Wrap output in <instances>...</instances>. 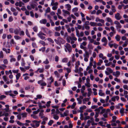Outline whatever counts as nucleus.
Wrapping results in <instances>:
<instances>
[{
    "instance_id": "51",
    "label": "nucleus",
    "mask_w": 128,
    "mask_h": 128,
    "mask_svg": "<svg viewBox=\"0 0 128 128\" xmlns=\"http://www.w3.org/2000/svg\"><path fill=\"white\" fill-rule=\"evenodd\" d=\"M4 56V54L3 52L1 51L0 52V58H3Z\"/></svg>"
},
{
    "instance_id": "21",
    "label": "nucleus",
    "mask_w": 128,
    "mask_h": 128,
    "mask_svg": "<svg viewBox=\"0 0 128 128\" xmlns=\"http://www.w3.org/2000/svg\"><path fill=\"white\" fill-rule=\"evenodd\" d=\"M39 42L44 46H45L46 45V43L43 40H40Z\"/></svg>"
},
{
    "instance_id": "42",
    "label": "nucleus",
    "mask_w": 128,
    "mask_h": 128,
    "mask_svg": "<svg viewBox=\"0 0 128 128\" xmlns=\"http://www.w3.org/2000/svg\"><path fill=\"white\" fill-rule=\"evenodd\" d=\"M34 31L36 32H37L38 31V28H37L36 26H35L34 27H33L32 28Z\"/></svg>"
},
{
    "instance_id": "6",
    "label": "nucleus",
    "mask_w": 128,
    "mask_h": 128,
    "mask_svg": "<svg viewBox=\"0 0 128 128\" xmlns=\"http://www.w3.org/2000/svg\"><path fill=\"white\" fill-rule=\"evenodd\" d=\"M47 22V20L46 19H42L40 21V23L42 24H45Z\"/></svg>"
},
{
    "instance_id": "24",
    "label": "nucleus",
    "mask_w": 128,
    "mask_h": 128,
    "mask_svg": "<svg viewBox=\"0 0 128 128\" xmlns=\"http://www.w3.org/2000/svg\"><path fill=\"white\" fill-rule=\"evenodd\" d=\"M103 62V61L102 60H99V61L97 63V65L98 66H100L101 65V64Z\"/></svg>"
},
{
    "instance_id": "45",
    "label": "nucleus",
    "mask_w": 128,
    "mask_h": 128,
    "mask_svg": "<svg viewBox=\"0 0 128 128\" xmlns=\"http://www.w3.org/2000/svg\"><path fill=\"white\" fill-rule=\"evenodd\" d=\"M76 36L78 37H80L79 31L77 29L76 30Z\"/></svg>"
},
{
    "instance_id": "28",
    "label": "nucleus",
    "mask_w": 128,
    "mask_h": 128,
    "mask_svg": "<svg viewBox=\"0 0 128 128\" xmlns=\"http://www.w3.org/2000/svg\"><path fill=\"white\" fill-rule=\"evenodd\" d=\"M26 33L27 36L29 38H30V36L28 33V29H26Z\"/></svg>"
},
{
    "instance_id": "55",
    "label": "nucleus",
    "mask_w": 128,
    "mask_h": 128,
    "mask_svg": "<svg viewBox=\"0 0 128 128\" xmlns=\"http://www.w3.org/2000/svg\"><path fill=\"white\" fill-rule=\"evenodd\" d=\"M108 114L107 112H105L104 114H103V116L104 118H107L108 117Z\"/></svg>"
},
{
    "instance_id": "16",
    "label": "nucleus",
    "mask_w": 128,
    "mask_h": 128,
    "mask_svg": "<svg viewBox=\"0 0 128 128\" xmlns=\"http://www.w3.org/2000/svg\"><path fill=\"white\" fill-rule=\"evenodd\" d=\"M115 38L117 41H119L120 40V37L119 35L117 34L115 36Z\"/></svg>"
},
{
    "instance_id": "62",
    "label": "nucleus",
    "mask_w": 128,
    "mask_h": 128,
    "mask_svg": "<svg viewBox=\"0 0 128 128\" xmlns=\"http://www.w3.org/2000/svg\"><path fill=\"white\" fill-rule=\"evenodd\" d=\"M58 8V6H54L52 7V9L54 10H56Z\"/></svg>"
},
{
    "instance_id": "20",
    "label": "nucleus",
    "mask_w": 128,
    "mask_h": 128,
    "mask_svg": "<svg viewBox=\"0 0 128 128\" xmlns=\"http://www.w3.org/2000/svg\"><path fill=\"white\" fill-rule=\"evenodd\" d=\"M69 111L68 110H66V112H64V116H62L64 117V116H66L68 115V113Z\"/></svg>"
},
{
    "instance_id": "3",
    "label": "nucleus",
    "mask_w": 128,
    "mask_h": 128,
    "mask_svg": "<svg viewBox=\"0 0 128 128\" xmlns=\"http://www.w3.org/2000/svg\"><path fill=\"white\" fill-rule=\"evenodd\" d=\"M115 18L117 20H120L122 18V17L119 13H117L115 15Z\"/></svg>"
},
{
    "instance_id": "61",
    "label": "nucleus",
    "mask_w": 128,
    "mask_h": 128,
    "mask_svg": "<svg viewBox=\"0 0 128 128\" xmlns=\"http://www.w3.org/2000/svg\"><path fill=\"white\" fill-rule=\"evenodd\" d=\"M124 108H122L120 110V113L122 114H123L124 113Z\"/></svg>"
},
{
    "instance_id": "58",
    "label": "nucleus",
    "mask_w": 128,
    "mask_h": 128,
    "mask_svg": "<svg viewBox=\"0 0 128 128\" xmlns=\"http://www.w3.org/2000/svg\"><path fill=\"white\" fill-rule=\"evenodd\" d=\"M123 87L124 89L128 90V86L127 85H124L123 86Z\"/></svg>"
},
{
    "instance_id": "41",
    "label": "nucleus",
    "mask_w": 128,
    "mask_h": 128,
    "mask_svg": "<svg viewBox=\"0 0 128 128\" xmlns=\"http://www.w3.org/2000/svg\"><path fill=\"white\" fill-rule=\"evenodd\" d=\"M17 124L20 126H24V123H22V122H20L19 121H17Z\"/></svg>"
},
{
    "instance_id": "49",
    "label": "nucleus",
    "mask_w": 128,
    "mask_h": 128,
    "mask_svg": "<svg viewBox=\"0 0 128 128\" xmlns=\"http://www.w3.org/2000/svg\"><path fill=\"white\" fill-rule=\"evenodd\" d=\"M77 100L78 102V103L79 104H81L82 102V100L79 98H78L77 99Z\"/></svg>"
},
{
    "instance_id": "12",
    "label": "nucleus",
    "mask_w": 128,
    "mask_h": 128,
    "mask_svg": "<svg viewBox=\"0 0 128 128\" xmlns=\"http://www.w3.org/2000/svg\"><path fill=\"white\" fill-rule=\"evenodd\" d=\"M111 10L113 12H115L116 11V10L115 8V6L114 5L112 6Z\"/></svg>"
},
{
    "instance_id": "60",
    "label": "nucleus",
    "mask_w": 128,
    "mask_h": 128,
    "mask_svg": "<svg viewBox=\"0 0 128 128\" xmlns=\"http://www.w3.org/2000/svg\"><path fill=\"white\" fill-rule=\"evenodd\" d=\"M85 85L88 88H89L90 86V83H85Z\"/></svg>"
},
{
    "instance_id": "46",
    "label": "nucleus",
    "mask_w": 128,
    "mask_h": 128,
    "mask_svg": "<svg viewBox=\"0 0 128 128\" xmlns=\"http://www.w3.org/2000/svg\"><path fill=\"white\" fill-rule=\"evenodd\" d=\"M54 74L58 78L59 76V74L57 71H56L54 72Z\"/></svg>"
},
{
    "instance_id": "38",
    "label": "nucleus",
    "mask_w": 128,
    "mask_h": 128,
    "mask_svg": "<svg viewBox=\"0 0 128 128\" xmlns=\"http://www.w3.org/2000/svg\"><path fill=\"white\" fill-rule=\"evenodd\" d=\"M46 49V47H44L42 48H41L39 50L40 51H42V52H44L45 51Z\"/></svg>"
},
{
    "instance_id": "13",
    "label": "nucleus",
    "mask_w": 128,
    "mask_h": 128,
    "mask_svg": "<svg viewBox=\"0 0 128 128\" xmlns=\"http://www.w3.org/2000/svg\"><path fill=\"white\" fill-rule=\"evenodd\" d=\"M90 24L92 26H97V23L94 22H90Z\"/></svg>"
},
{
    "instance_id": "25",
    "label": "nucleus",
    "mask_w": 128,
    "mask_h": 128,
    "mask_svg": "<svg viewBox=\"0 0 128 128\" xmlns=\"http://www.w3.org/2000/svg\"><path fill=\"white\" fill-rule=\"evenodd\" d=\"M107 70L110 73H111L112 72L113 70H112L110 68H106Z\"/></svg>"
},
{
    "instance_id": "35",
    "label": "nucleus",
    "mask_w": 128,
    "mask_h": 128,
    "mask_svg": "<svg viewBox=\"0 0 128 128\" xmlns=\"http://www.w3.org/2000/svg\"><path fill=\"white\" fill-rule=\"evenodd\" d=\"M54 122L52 120H50L48 123V125L51 126L52 124L54 123Z\"/></svg>"
},
{
    "instance_id": "34",
    "label": "nucleus",
    "mask_w": 128,
    "mask_h": 128,
    "mask_svg": "<svg viewBox=\"0 0 128 128\" xmlns=\"http://www.w3.org/2000/svg\"><path fill=\"white\" fill-rule=\"evenodd\" d=\"M78 10V8H75L72 9V11L73 12H77Z\"/></svg>"
},
{
    "instance_id": "14",
    "label": "nucleus",
    "mask_w": 128,
    "mask_h": 128,
    "mask_svg": "<svg viewBox=\"0 0 128 128\" xmlns=\"http://www.w3.org/2000/svg\"><path fill=\"white\" fill-rule=\"evenodd\" d=\"M84 57L89 58V54L88 52L87 51H85V53L84 55Z\"/></svg>"
},
{
    "instance_id": "59",
    "label": "nucleus",
    "mask_w": 128,
    "mask_h": 128,
    "mask_svg": "<svg viewBox=\"0 0 128 128\" xmlns=\"http://www.w3.org/2000/svg\"><path fill=\"white\" fill-rule=\"evenodd\" d=\"M70 40H74L76 41L77 40V38L76 37L72 38V37H70L69 38Z\"/></svg>"
},
{
    "instance_id": "40",
    "label": "nucleus",
    "mask_w": 128,
    "mask_h": 128,
    "mask_svg": "<svg viewBox=\"0 0 128 128\" xmlns=\"http://www.w3.org/2000/svg\"><path fill=\"white\" fill-rule=\"evenodd\" d=\"M13 20L14 19L11 16L9 17L8 20L9 22H12Z\"/></svg>"
},
{
    "instance_id": "8",
    "label": "nucleus",
    "mask_w": 128,
    "mask_h": 128,
    "mask_svg": "<svg viewBox=\"0 0 128 128\" xmlns=\"http://www.w3.org/2000/svg\"><path fill=\"white\" fill-rule=\"evenodd\" d=\"M54 2V0H52L51 5L52 6H58V3L57 2Z\"/></svg>"
},
{
    "instance_id": "54",
    "label": "nucleus",
    "mask_w": 128,
    "mask_h": 128,
    "mask_svg": "<svg viewBox=\"0 0 128 128\" xmlns=\"http://www.w3.org/2000/svg\"><path fill=\"white\" fill-rule=\"evenodd\" d=\"M14 37L16 40H19L20 38V37L18 36H15Z\"/></svg>"
},
{
    "instance_id": "5",
    "label": "nucleus",
    "mask_w": 128,
    "mask_h": 128,
    "mask_svg": "<svg viewBox=\"0 0 128 128\" xmlns=\"http://www.w3.org/2000/svg\"><path fill=\"white\" fill-rule=\"evenodd\" d=\"M40 121H37L36 120H33L32 122L34 123H35V126L36 127H38L40 125L39 123L40 122Z\"/></svg>"
},
{
    "instance_id": "26",
    "label": "nucleus",
    "mask_w": 128,
    "mask_h": 128,
    "mask_svg": "<svg viewBox=\"0 0 128 128\" xmlns=\"http://www.w3.org/2000/svg\"><path fill=\"white\" fill-rule=\"evenodd\" d=\"M102 42H104L107 43V40L105 37H104L102 40Z\"/></svg>"
},
{
    "instance_id": "32",
    "label": "nucleus",
    "mask_w": 128,
    "mask_h": 128,
    "mask_svg": "<svg viewBox=\"0 0 128 128\" xmlns=\"http://www.w3.org/2000/svg\"><path fill=\"white\" fill-rule=\"evenodd\" d=\"M107 21L108 22L112 23V21L111 18L109 17H108L106 18Z\"/></svg>"
},
{
    "instance_id": "50",
    "label": "nucleus",
    "mask_w": 128,
    "mask_h": 128,
    "mask_svg": "<svg viewBox=\"0 0 128 128\" xmlns=\"http://www.w3.org/2000/svg\"><path fill=\"white\" fill-rule=\"evenodd\" d=\"M110 29L112 30L114 33H116V31L114 30V28L113 26H112L110 27Z\"/></svg>"
},
{
    "instance_id": "27",
    "label": "nucleus",
    "mask_w": 128,
    "mask_h": 128,
    "mask_svg": "<svg viewBox=\"0 0 128 128\" xmlns=\"http://www.w3.org/2000/svg\"><path fill=\"white\" fill-rule=\"evenodd\" d=\"M21 116H22L23 118L26 117L27 116V114L26 113H22L20 114Z\"/></svg>"
},
{
    "instance_id": "22",
    "label": "nucleus",
    "mask_w": 128,
    "mask_h": 128,
    "mask_svg": "<svg viewBox=\"0 0 128 128\" xmlns=\"http://www.w3.org/2000/svg\"><path fill=\"white\" fill-rule=\"evenodd\" d=\"M2 78L3 80L5 82H6L7 81L8 79V78L6 76H3Z\"/></svg>"
},
{
    "instance_id": "17",
    "label": "nucleus",
    "mask_w": 128,
    "mask_h": 128,
    "mask_svg": "<svg viewBox=\"0 0 128 128\" xmlns=\"http://www.w3.org/2000/svg\"><path fill=\"white\" fill-rule=\"evenodd\" d=\"M112 120L111 121V122H115L116 121V120L117 117L115 116H112Z\"/></svg>"
},
{
    "instance_id": "11",
    "label": "nucleus",
    "mask_w": 128,
    "mask_h": 128,
    "mask_svg": "<svg viewBox=\"0 0 128 128\" xmlns=\"http://www.w3.org/2000/svg\"><path fill=\"white\" fill-rule=\"evenodd\" d=\"M99 57L102 60H104L106 58V57L105 56H104L103 54L102 53H100L99 55Z\"/></svg>"
},
{
    "instance_id": "53",
    "label": "nucleus",
    "mask_w": 128,
    "mask_h": 128,
    "mask_svg": "<svg viewBox=\"0 0 128 128\" xmlns=\"http://www.w3.org/2000/svg\"><path fill=\"white\" fill-rule=\"evenodd\" d=\"M19 6L20 7H21L22 5H24V4L23 2L21 1H20L19 2Z\"/></svg>"
},
{
    "instance_id": "39",
    "label": "nucleus",
    "mask_w": 128,
    "mask_h": 128,
    "mask_svg": "<svg viewBox=\"0 0 128 128\" xmlns=\"http://www.w3.org/2000/svg\"><path fill=\"white\" fill-rule=\"evenodd\" d=\"M43 62L45 64H47L49 63V61L48 59L46 58L45 61Z\"/></svg>"
},
{
    "instance_id": "1",
    "label": "nucleus",
    "mask_w": 128,
    "mask_h": 128,
    "mask_svg": "<svg viewBox=\"0 0 128 128\" xmlns=\"http://www.w3.org/2000/svg\"><path fill=\"white\" fill-rule=\"evenodd\" d=\"M64 46L65 47L64 50L65 51L67 52L68 51L69 52H70L71 51L72 48L70 44L68 43H66Z\"/></svg>"
},
{
    "instance_id": "44",
    "label": "nucleus",
    "mask_w": 128,
    "mask_h": 128,
    "mask_svg": "<svg viewBox=\"0 0 128 128\" xmlns=\"http://www.w3.org/2000/svg\"><path fill=\"white\" fill-rule=\"evenodd\" d=\"M60 34L59 32H55L54 36H60Z\"/></svg>"
},
{
    "instance_id": "36",
    "label": "nucleus",
    "mask_w": 128,
    "mask_h": 128,
    "mask_svg": "<svg viewBox=\"0 0 128 128\" xmlns=\"http://www.w3.org/2000/svg\"><path fill=\"white\" fill-rule=\"evenodd\" d=\"M47 40L49 42H51L52 43H53L54 42L53 40L51 38H47Z\"/></svg>"
},
{
    "instance_id": "56",
    "label": "nucleus",
    "mask_w": 128,
    "mask_h": 128,
    "mask_svg": "<svg viewBox=\"0 0 128 128\" xmlns=\"http://www.w3.org/2000/svg\"><path fill=\"white\" fill-rule=\"evenodd\" d=\"M116 77H118L120 74V72L118 71H116Z\"/></svg>"
},
{
    "instance_id": "10",
    "label": "nucleus",
    "mask_w": 128,
    "mask_h": 128,
    "mask_svg": "<svg viewBox=\"0 0 128 128\" xmlns=\"http://www.w3.org/2000/svg\"><path fill=\"white\" fill-rule=\"evenodd\" d=\"M10 57L11 58V59L10 60V62L16 61V59L15 58H14L13 56H10Z\"/></svg>"
},
{
    "instance_id": "47",
    "label": "nucleus",
    "mask_w": 128,
    "mask_h": 128,
    "mask_svg": "<svg viewBox=\"0 0 128 128\" xmlns=\"http://www.w3.org/2000/svg\"><path fill=\"white\" fill-rule=\"evenodd\" d=\"M76 105V103L75 102H74L72 104L71 106V108L72 109L74 108Z\"/></svg>"
},
{
    "instance_id": "33",
    "label": "nucleus",
    "mask_w": 128,
    "mask_h": 128,
    "mask_svg": "<svg viewBox=\"0 0 128 128\" xmlns=\"http://www.w3.org/2000/svg\"><path fill=\"white\" fill-rule=\"evenodd\" d=\"M62 11L63 12L64 14H68V15H70V14L69 12L68 11L64 10H63Z\"/></svg>"
},
{
    "instance_id": "15",
    "label": "nucleus",
    "mask_w": 128,
    "mask_h": 128,
    "mask_svg": "<svg viewBox=\"0 0 128 128\" xmlns=\"http://www.w3.org/2000/svg\"><path fill=\"white\" fill-rule=\"evenodd\" d=\"M20 32V30L18 29H14V33L16 34H18Z\"/></svg>"
},
{
    "instance_id": "9",
    "label": "nucleus",
    "mask_w": 128,
    "mask_h": 128,
    "mask_svg": "<svg viewBox=\"0 0 128 128\" xmlns=\"http://www.w3.org/2000/svg\"><path fill=\"white\" fill-rule=\"evenodd\" d=\"M65 7L66 8H67V10H70V8H71V5L69 4H67L65 5Z\"/></svg>"
},
{
    "instance_id": "48",
    "label": "nucleus",
    "mask_w": 128,
    "mask_h": 128,
    "mask_svg": "<svg viewBox=\"0 0 128 128\" xmlns=\"http://www.w3.org/2000/svg\"><path fill=\"white\" fill-rule=\"evenodd\" d=\"M32 45L33 48H36L37 47L36 44L35 42H33L32 44Z\"/></svg>"
},
{
    "instance_id": "64",
    "label": "nucleus",
    "mask_w": 128,
    "mask_h": 128,
    "mask_svg": "<svg viewBox=\"0 0 128 128\" xmlns=\"http://www.w3.org/2000/svg\"><path fill=\"white\" fill-rule=\"evenodd\" d=\"M66 70L67 72H68V74L70 72H71V69H70V68H66Z\"/></svg>"
},
{
    "instance_id": "52",
    "label": "nucleus",
    "mask_w": 128,
    "mask_h": 128,
    "mask_svg": "<svg viewBox=\"0 0 128 128\" xmlns=\"http://www.w3.org/2000/svg\"><path fill=\"white\" fill-rule=\"evenodd\" d=\"M53 116H54V118L55 119V120H58V118H59V116H56V115H53Z\"/></svg>"
},
{
    "instance_id": "63",
    "label": "nucleus",
    "mask_w": 128,
    "mask_h": 128,
    "mask_svg": "<svg viewBox=\"0 0 128 128\" xmlns=\"http://www.w3.org/2000/svg\"><path fill=\"white\" fill-rule=\"evenodd\" d=\"M90 118V117L88 116H86L84 118V120H87L89 119Z\"/></svg>"
},
{
    "instance_id": "29",
    "label": "nucleus",
    "mask_w": 128,
    "mask_h": 128,
    "mask_svg": "<svg viewBox=\"0 0 128 128\" xmlns=\"http://www.w3.org/2000/svg\"><path fill=\"white\" fill-rule=\"evenodd\" d=\"M68 59L67 58H64L62 60V62H68Z\"/></svg>"
},
{
    "instance_id": "23",
    "label": "nucleus",
    "mask_w": 128,
    "mask_h": 128,
    "mask_svg": "<svg viewBox=\"0 0 128 128\" xmlns=\"http://www.w3.org/2000/svg\"><path fill=\"white\" fill-rule=\"evenodd\" d=\"M78 65H76L75 66V70H74V72H75L76 73H78Z\"/></svg>"
},
{
    "instance_id": "2",
    "label": "nucleus",
    "mask_w": 128,
    "mask_h": 128,
    "mask_svg": "<svg viewBox=\"0 0 128 128\" xmlns=\"http://www.w3.org/2000/svg\"><path fill=\"white\" fill-rule=\"evenodd\" d=\"M38 36L42 40H44L46 37L43 36H46V34L42 32H40L37 34Z\"/></svg>"
},
{
    "instance_id": "43",
    "label": "nucleus",
    "mask_w": 128,
    "mask_h": 128,
    "mask_svg": "<svg viewBox=\"0 0 128 128\" xmlns=\"http://www.w3.org/2000/svg\"><path fill=\"white\" fill-rule=\"evenodd\" d=\"M50 12V7H48L47 9L46 10V13Z\"/></svg>"
},
{
    "instance_id": "19",
    "label": "nucleus",
    "mask_w": 128,
    "mask_h": 128,
    "mask_svg": "<svg viewBox=\"0 0 128 128\" xmlns=\"http://www.w3.org/2000/svg\"><path fill=\"white\" fill-rule=\"evenodd\" d=\"M21 74H20V73H18L16 75V80H18L20 77Z\"/></svg>"
},
{
    "instance_id": "30",
    "label": "nucleus",
    "mask_w": 128,
    "mask_h": 128,
    "mask_svg": "<svg viewBox=\"0 0 128 128\" xmlns=\"http://www.w3.org/2000/svg\"><path fill=\"white\" fill-rule=\"evenodd\" d=\"M14 29L12 28H10L9 29V31L10 33H13L14 32Z\"/></svg>"
},
{
    "instance_id": "37",
    "label": "nucleus",
    "mask_w": 128,
    "mask_h": 128,
    "mask_svg": "<svg viewBox=\"0 0 128 128\" xmlns=\"http://www.w3.org/2000/svg\"><path fill=\"white\" fill-rule=\"evenodd\" d=\"M55 30L56 31H59L61 29V27L59 26L58 27H56L55 28Z\"/></svg>"
},
{
    "instance_id": "18",
    "label": "nucleus",
    "mask_w": 128,
    "mask_h": 128,
    "mask_svg": "<svg viewBox=\"0 0 128 128\" xmlns=\"http://www.w3.org/2000/svg\"><path fill=\"white\" fill-rule=\"evenodd\" d=\"M102 90H99V92L98 93L99 95L101 96H102L104 95V94L102 92Z\"/></svg>"
},
{
    "instance_id": "4",
    "label": "nucleus",
    "mask_w": 128,
    "mask_h": 128,
    "mask_svg": "<svg viewBox=\"0 0 128 128\" xmlns=\"http://www.w3.org/2000/svg\"><path fill=\"white\" fill-rule=\"evenodd\" d=\"M114 24L117 25L116 27L118 28H120L122 27V26L120 22L117 21H115L114 22Z\"/></svg>"
},
{
    "instance_id": "7",
    "label": "nucleus",
    "mask_w": 128,
    "mask_h": 128,
    "mask_svg": "<svg viewBox=\"0 0 128 128\" xmlns=\"http://www.w3.org/2000/svg\"><path fill=\"white\" fill-rule=\"evenodd\" d=\"M44 68H38L37 70L36 71V72H39L40 73H42L44 72Z\"/></svg>"
},
{
    "instance_id": "31",
    "label": "nucleus",
    "mask_w": 128,
    "mask_h": 128,
    "mask_svg": "<svg viewBox=\"0 0 128 128\" xmlns=\"http://www.w3.org/2000/svg\"><path fill=\"white\" fill-rule=\"evenodd\" d=\"M3 62L4 64L7 65L8 64V61L7 59H5L3 61Z\"/></svg>"
},
{
    "instance_id": "57",
    "label": "nucleus",
    "mask_w": 128,
    "mask_h": 128,
    "mask_svg": "<svg viewBox=\"0 0 128 128\" xmlns=\"http://www.w3.org/2000/svg\"><path fill=\"white\" fill-rule=\"evenodd\" d=\"M44 115L43 113L40 112L39 113V116H40L41 118H42L44 117Z\"/></svg>"
}]
</instances>
